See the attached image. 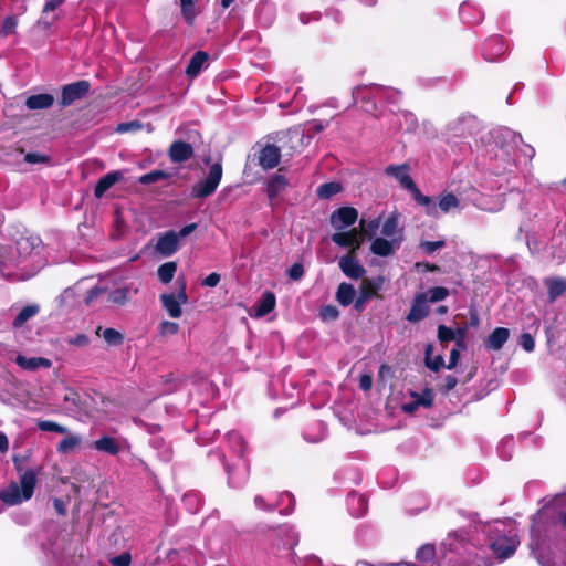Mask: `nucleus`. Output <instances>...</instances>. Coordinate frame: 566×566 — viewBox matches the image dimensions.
Masks as SVG:
<instances>
[{
    "mask_svg": "<svg viewBox=\"0 0 566 566\" xmlns=\"http://www.w3.org/2000/svg\"><path fill=\"white\" fill-rule=\"evenodd\" d=\"M302 137L295 129L281 133L277 137L279 145L268 144L260 150L258 157L259 165L265 170L275 168L280 164L282 151L286 148V142H292L293 139L301 142Z\"/></svg>",
    "mask_w": 566,
    "mask_h": 566,
    "instance_id": "nucleus-1",
    "label": "nucleus"
},
{
    "mask_svg": "<svg viewBox=\"0 0 566 566\" xmlns=\"http://www.w3.org/2000/svg\"><path fill=\"white\" fill-rule=\"evenodd\" d=\"M222 164L217 161L210 166L208 176L193 185L191 189L192 198H207L211 196L218 188L222 178Z\"/></svg>",
    "mask_w": 566,
    "mask_h": 566,
    "instance_id": "nucleus-2",
    "label": "nucleus"
},
{
    "mask_svg": "<svg viewBox=\"0 0 566 566\" xmlns=\"http://www.w3.org/2000/svg\"><path fill=\"white\" fill-rule=\"evenodd\" d=\"M177 284L179 287L177 294L164 293L159 297L163 307L172 318H179L182 315L181 304H186L188 302V295L186 293L187 283L185 277H178Z\"/></svg>",
    "mask_w": 566,
    "mask_h": 566,
    "instance_id": "nucleus-3",
    "label": "nucleus"
},
{
    "mask_svg": "<svg viewBox=\"0 0 566 566\" xmlns=\"http://www.w3.org/2000/svg\"><path fill=\"white\" fill-rule=\"evenodd\" d=\"M91 88V84L86 80H81L62 87L60 105L66 107L75 101L83 98Z\"/></svg>",
    "mask_w": 566,
    "mask_h": 566,
    "instance_id": "nucleus-4",
    "label": "nucleus"
},
{
    "mask_svg": "<svg viewBox=\"0 0 566 566\" xmlns=\"http://www.w3.org/2000/svg\"><path fill=\"white\" fill-rule=\"evenodd\" d=\"M358 219V211L354 207H340L332 212L331 224L337 229L353 226Z\"/></svg>",
    "mask_w": 566,
    "mask_h": 566,
    "instance_id": "nucleus-5",
    "label": "nucleus"
},
{
    "mask_svg": "<svg viewBox=\"0 0 566 566\" xmlns=\"http://www.w3.org/2000/svg\"><path fill=\"white\" fill-rule=\"evenodd\" d=\"M338 266L340 271L349 279L358 280L361 279L366 270L358 262L357 255H353V252H347L339 259Z\"/></svg>",
    "mask_w": 566,
    "mask_h": 566,
    "instance_id": "nucleus-6",
    "label": "nucleus"
},
{
    "mask_svg": "<svg viewBox=\"0 0 566 566\" xmlns=\"http://www.w3.org/2000/svg\"><path fill=\"white\" fill-rule=\"evenodd\" d=\"M430 308L428 306L427 293H418L415 295L409 313L406 319L410 323H418L429 315Z\"/></svg>",
    "mask_w": 566,
    "mask_h": 566,
    "instance_id": "nucleus-7",
    "label": "nucleus"
},
{
    "mask_svg": "<svg viewBox=\"0 0 566 566\" xmlns=\"http://www.w3.org/2000/svg\"><path fill=\"white\" fill-rule=\"evenodd\" d=\"M402 241V231H399V238L387 240L385 238H375L370 244V252L378 256H389L392 255L396 250L399 248Z\"/></svg>",
    "mask_w": 566,
    "mask_h": 566,
    "instance_id": "nucleus-8",
    "label": "nucleus"
},
{
    "mask_svg": "<svg viewBox=\"0 0 566 566\" xmlns=\"http://www.w3.org/2000/svg\"><path fill=\"white\" fill-rule=\"evenodd\" d=\"M282 171V168L279 169ZM289 180L284 175L280 172L274 174L265 185L266 196L269 198L270 205L273 207L276 205V200L279 196L287 188Z\"/></svg>",
    "mask_w": 566,
    "mask_h": 566,
    "instance_id": "nucleus-9",
    "label": "nucleus"
},
{
    "mask_svg": "<svg viewBox=\"0 0 566 566\" xmlns=\"http://www.w3.org/2000/svg\"><path fill=\"white\" fill-rule=\"evenodd\" d=\"M179 249V240L176 231L169 230L163 233L156 243V251L165 258L171 256Z\"/></svg>",
    "mask_w": 566,
    "mask_h": 566,
    "instance_id": "nucleus-10",
    "label": "nucleus"
},
{
    "mask_svg": "<svg viewBox=\"0 0 566 566\" xmlns=\"http://www.w3.org/2000/svg\"><path fill=\"white\" fill-rule=\"evenodd\" d=\"M505 51L506 43L503 38H485L482 45V53L486 61H496Z\"/></svg>",
    "mask_w": 566,
    "mask_h": 566,
    "instance_id": "nucleus-11",
    "label": "nucleus"
},
{
    "mask_svg": "<svg viewBox=\"0 0 566 566\" xmlns=\"http://www.w3.org/2000/svg\"><path fill=\"white\" fill-rule=\"evenodd\" d=\"M168 155L172 163L181 164L193 156V148L189 143L175 140L169 147Z\"/></svg>",
    "mask_w": 566,
    "mask_h": 566,
    "instance_id": "nucleus-12",
    "label": "nucleus"
},
{
    "mask_svg": "<svg viewBox=\"0 0 566 566\" xmlns=\"http://www.w3.org/2000/svg\"><path fill=\"white\" fill-rule=\"evenodd\" d=\"M122 179L123 172L119 170L111 171L104 175L102 178H99L95 186L94 196L98 199L102 198L108 189H111L116 182L120 181Z\"/></svg>",
    "mask_w": 566,
    "mask_h": 566,
    "instance_id": "nucleus-13",
    "label": "nucleus"
},
{
    "mask_svg": "<svg viewBox=\"0 0 566 566\" xmlns=\"http://www.w3.org/2000/svg\"><path fill=\"white\" fill-rule=\"evenodd\" d=\"M209 60V54L205 51H197L192 57L190 59L185 73L188 77L195 78L197 77L203 66L207 64Z\"/></svg>",
    "mask_w": 566,
    "mask_h": 566,
    "instance_id": "nucleus-14",
    "label": "nucleus"
},
{
    "mask_svg": "<svg viewBox=\"0 0 566 566\" xmlns=\"http://www.w3.org/2000/svg\"><path fill=\"white\" fill-rule=\"evenodd\" d=\"M38 471L28 469L20 474V491L24 495V499L30 500L34 493L36 485Z\"/></svg>",
    "mask_w": 566,
    "mask_h": 566,
    "instance_id": "nucleus-15",
    "label": "nucleus"
},
{
    "mask_svg": "<svg viewBox=\"0 0 566 566\" xmlns=\"http://www.w3.org/2000/svg\"><path fill=\"white\" fill-rule=\"evenodd\" d=\"M544 285L547 287V295L551 302H554L557 297L566 292V277H546Z\"/></svg>",
    "mask_w": 566,
    "mask_h": 566,
    "instance_id": "nucleus-16",
    "label": "nucleus"
},
{
    "mask_svg": "<svg viewBox=\"0 0 566 566\" xmlns=\"http://www.w3.org/2000/svg\"><path fill=\"white\" fill-rule=\"evenodd\" d=\"M15 363L18 366L25 370H36L39 368H50L52 363L50 359L44 357H25L23 355H18L15 358Z\"/></svg>",
    "mask_w": 566,
    "mask_h": 566,
    "instance_id": "nucleus-17",
    "label": "nucleus"
},
{
    "mask_svg": "<svg viewBox=\"0 0 566 566\" xmlns=\"http://www.w3.org/2000/svg\"><path fill=\"white\" fill-rule=\"evenodd\" d=\"M510 337V331L505 327H496L488 337L485 347L500 350Z\"/></svg>",
    "mask_w": 566,
    "mask_h": 566,
    "instance_id": "nucleus-18",
    "label": "nucleus"
},
{
    "mask_svg": "<svg viewBox=\"0 0 566 566\" xmlns=\"http://www.w3.org/2000/svg\"><path fill=\"white\" fill-rule=\"evenodd\" d=\"M491 548L496 557L503 560L514 554L516 546L511 539L504 537L492 543Z\"/></svg>",
    "mask_w": 566,
    "mask_h": 566,
    "instance_id": "nucleus-19",
    "label": "nucleus"
},
{
    "mask_svg": "<svg viewBox=\"0 0 566 566\" xmlns=\"http://www.w3.org/2000/svg\"><path fill=\"white\" fill-rule=\"evenodd\" d=\"M53 103H54L53 95L48 94V93H41V94H35V95L29 96L25 101V106L32 111L45 109V108L51 107L53 105Z\"/></svg>",
    "mask_w": 566,
    "mask_h": 566,
    "instance_id": "nucleus-20",
    "label": "nucleus"
},
{
    "mask_svg": "<svg viewBox=\"0 0 566 566\" xmlns=\"http://www.w3.org/2000/svg\"><path fill=\"white\" fill-rule=\"evenodd\" d=\"M0 500L8 505H17L23 501H28V499H24V495L15 483H12L8 489L0 491Z\"/></svg>",
    "mask_w": 566,
    "mask_h": 566,
    "instance_id": "nucleus-21",
    "label": "nucleus"
},
{
    "mask_svg": "<svg viewBox=\"0 0 566 566\" xmlns=\"http://www.w3.org/2000/svg\"><path fill=\"white\" fill-rule=\"evenodd\" d=\"M94 448L97 451L105 452L111 455H116L120 451V446L117 440L109 436H103L94 441Z\"/></svg>",
    "mask_w": 566,
    "mask_h": 566,
    "instance_id": "nucleus-22",
    "label": "nucleus"
},
{
    "mask_svg": "<svg viewBox=\"0 0 566 566\" xmlns=\"http://www.w3.org/2000/svg\"><path fill=\"white\" fill-rule=\"evenodd\" d=\"M382 277L379 276L377 280L364 279L360 284L359 293L364 298L370 300L378 295V291L382 286Z\"/></svg>",
    "mask_w": 566,
    "mask_h": 566,
    "instance_id": "nucleus-23",
    "label": "nucleus"
},
{
    "mask_svg": "<svg viewBox=\"0 0 566 566\" xmlns=\"http://www.w3.org/2000/svg\"><path fill=\"white\" fill-rule=\"evenodd\" d=\"M276 304V298L274 293L265 292L261 300L258 302L255 307V315L259 317L265 316L271 313Z\"/></svg>",
    "mask_w": 566,
    "mask_h": 566,
    "instance_id": "nucleus-24",
    "label": "nucleus"
},
{
    "mask_svg": "<svg viewBox=\"0 0 566 566\" xmlns=\"http://www.w3.org/2000/svg\"><path fill=\"white\" fill-rule=\"evenodd\" d=\"M355 294L356 292L352 284L342 282L336 291V301L342 306H348L354 302Z\"/></svg>",
    "mask_w": 566,
    "mask_h": 566,
    "instance_id": "nucleus-25",
    "label": "nucleus"
},
{
    "mask_svg": "<svg viewBox=\"0 0 566 566\" xmlns=\"http://www.w3.org/2000/svg\"><path fill=\"white\" fill-rule=\"evenodd\" d=\"M433 345L428 343L424 347V365L431 369L432 371H439L441 368L446 367L444 359L442 355H437L432 357Z\"/></svg>",
    "mask_w": 566,
    "mask_h": 566,
    "instance_id": "nucleus-26",
    "label": "nucleus"
},
{
    "mask_svg": "<svg viewBox=\"0 0 566 566\" xmlns=\"http://www.w3.org/2000/svg\"><path fill=\"white\" fill-rule=\"evenodd\" d=\"M39 311L40 307L38 305L24 306L13 319V327L19 328L23 326L31 317L35 316Z\"/></svg>",
    "mask_w": 566,
    "mask_h": 566,
    "instance_id": "nucleus-27",
    "label": "nucleus"
},
{
    "mask_svg": "<svg viewBox=\"0 0 566 566\" xmlns=\"http://www.w3.org/2000/svg\"><path fill=\"white\" fill-rule=\"evenodd\" d=\"M176 271H177L176 262L169 261V262L163 263L157 270L158 280L163 284H168L172 281V279L176 274Z\"/></svg>",
    "mask_w": 566,
    "mask_h": 566,
    "instance_id": "nucleus-28",
    "label": "nucleus"
},
{
    "mask_svg": "<svg viewBox=\"0 0 566 566\" xmlns=\"http://www.w3.org/2000/svg\"><path fill=\"white\" fill-rule=\"evenodd\" d=\"M343 187L340 182L337 181H331V182H324L317 187L316 193L318 198L321 199H329L333 196L339 193L342 191Z\"/></svg>",
    "mask_w": 566,
    "mask_h": 566,
    "instance_id": "nucleus-29",
    "label": "nucleus"
},
{
    "mask_svg": "<svg viewBox=\"0 0 566 566\" xmlns=\"http://www.w3.org/2000/svg\"><path fill=\"white\" fill-rule=\"evenodd\" d=\"M355 234H357L356 228L348 231L335 232L332 234V241L338 247L349 248L353 245Z\"/></svg>",
    "mask_w": 566,
    "mask_h": 566,
    "instance_id": "nucleus-30",
    "label": "nucleus"
},
{
    "mask_svg": "<svg viewBox=\"0 0 566 566\" xmlns=\"http://www.w3.org/2000/svg\"><path fill=\"white\" fill-rule=\"evenodd\" d=\"M411 397L418 407L431 408L433 406L434 394L431 388H424L421 394L412 391Z\"/></svg>",
    "mask_w": 566,
    "mask_h": 566,
    "instance_id": "nucleus-31",
    "label": "nucleus"
},
{
    "mask_svg": "<svg viewBox=\"0 0 566 566\" xmlns=\"http://www.w3.org/2000/svg\"><path fill=\"white\" fill-rule=\"evenodd\" d=\"M399 214L397 212L391 213L382 224L381 234L384 237L392 238L398 232Z\"/></svg>",
    "mask_w": 566,
    "mask_h": 566,
    "instance_id": "nucleus-32",
    "label": "nucleus"
},
{
    "mask_svg": "<svg viewBox=\"0 0 566 566\" xmlns=\"http://www.w3.org/2000/svg\"><path fill=\"white\" fill-rule=\"evenodd\" d=\"M170 177V174L164 170H151L139 177L138 181L142 185H151L161 180H166Z\"/></svg>",
    "mask_w": 566,
    "mask_h": 566,
    "instance_id": "nucleus-33",
    "label": "nucleus"
},
{
    "mask_svg": "<svg viewBox=\"0 0 566 566\" xmlns=\"http://www.w3.org/2000/svg\"><path fill=\"white\" fill-rule=\"evenodd\" d=\"M129 300V290L128 287H119L115 289L112 292H109L107 296V301L117 304V305H124Z\"/></svg>",
    "mask_w": 566,
    "mask_h": 566,
    "instance_id": "nucleus-34",
    "label": "nucleus"
},
{
    "mask_svg": "<svg viewBox=\"0 0 566 566\" xmlns=\"http://www.w3.org/2000/svg\"><path fill=\"white\" fill-rule=\"evenodd\" d=\"M80 443L81 440L77 436L70 434L59 442L56 450L59 453H67L76 448Z\"/></svg>",
    "mask_w": 566,
    "mask_h": 566,
    "instance_id": "nucleus-35",
    "label": "nucleus"
},
{
    "mask_svg": "<svg viewBox=\"0 0 566 566\" xmlns=\"http://www.w3.org/2000/svg\"><path fill=\"white\" fill-rule=\"evenodd\" d=\"M104 340L111 346H118L124 342V335L115 328L108 327L102 334Z\"/></svg>",
    "mask_w": 566,
    "mask_h": 566,
    "instance_id": "nucleus-36",
    "label": "nucleus"
},
{
    "mask_svg": "<svg viewBox=\"0 0 566 566\" xmlns=\"http://www.w3.org/2000/svg\"><path fill=\"white\" fill-rule=\"evenodd\" d=\"M428 302L437 303L446 300L450 295V291L444 286H434L427 292Z\"/></svg>",
    "mask_w": 566,
    "mask_h": 566,
    "instance_id": "nucleus-37",
    "label": "nucleus"
},
{
    "mask_svg": "<svg viewBox=\"0 0 566 566\" xmlns=\"http://www.w3.org/2000/svg\"><path fill=\"white\" fill-rule=\"evenodd\" d=\"M38 428L45 432H55V433H61V434L67 432V428L59 424L55 421H51V420H39Z\"/></svg>",
    "mask_w": 566,
    "mask_h": 566,
    "instance_id": "nucleus-38",
    "label": "nucleus"
},
{
    "mask_svg": "<svg viewBox=\"0 0 566 566\" xmlns=\"http://www.w3.org/2000/svg\"><path fill=\"white\" fill-rule=\"evenodd\" d=\"M459 205H460L459 199L452 192H449V193L442 196L439 200V208L443 212H449L452 208L459 207Z\"/></svg>",
    "mask_w": 566,
    "mask_h": 566,
    "instance_id": "nucleus-39",
    "label": "nucleus"
},
{
    "mask_svg": "<svg viewBox=\"0 0 566 566\" xmlns=\"http://www.w3.org/2000/svg\"><path fill=\"white\" fill-rule=\"evenodd\" d=\"M359 228H360V233L364 237L371 239L376 234L377 229L379 228V220L374 219V220L369 221L368 223H366V221L364 219H361L359 221Z\"/></svg>",
    "mask_w": 566,
    "mask_h": 566,
    "instance_id": "nucleus-40",
    "label": "nucleus"
},
{
    "mask_svg": "<svg viewBox=\"0 0 566 566\" xmlns=\"http://www.w3.org/2000/svg\"><path fill=\"white\" fill-rule=\"evenodd\" d=\"M436 556V548L431 544L422 545L416 553V558L420 562H430Z\"/></svg>",
    "mask_w": 566,
    "mask_h": 566,
    "instance_id": "nucleus-41",
    "label": "nucleus"
},
{
    "mask_svg": "<svg viewBox=\"0 0 566 566\" xmlns=\"http://www.w3.org/2000/svg\"><path fill=\"white\" fill-rule=\"evenodd\" d=\"M411 195L415 201L427 208L428 213H430L431 210H434V201L430 197L422 195L418 187L411 192Z\"/></svg>",
    "mask_w": 566,
    "mask_h": 566,
    "instance_id": "nucleus-42",
    "label": "nucleus"
},
{
    "mask_svg": "<svg viewBox=\"0 0 566 566\" xmlns=\"http://www.w3.org/2000/svg\"><path fill=\"white\" fill-rule=\"evenodd\" d=\"M437 336L439 342L443 344L453 340V338H455V332L451 327L441 324L438 326Z\"/></svg>",
    "mask_w": 566,
    "mask_h": 566,
    "instance_id": "nucleus-43",
    "label": "nucleus"
},
{
    "mask_svg": "<svg viewBox=\"0 0 566 566\" xmlns=\"http://www.w3.org/2000/svg\"><path fill=\"white\" fill-rule=\"evenodd\" d=\"M319 317L323 321H335L339 317V311L334 305H325L319 311Z\"/></svg>",
    "mask_w": 566,
    "mask_h": 566,
    "instance_id": "nucleus-44",
    "label": "nucleus"
},
{
    "mask_svg": "<svg viewBox=\"0 0 566 566\" xmlns=\"http://www.w3.org/2000/svg\"><path fill=\"white\" fill-rule=\"evenodd\" d=\"M444 245H446L444 240H438V241H421L419 247L424 251V253L431 255L437 250L443 248Z\"/></svg>",
    "mask_w": 566,
    "mask_h": 566,
    "instance_id": "nucleus-45",
    "label": "nucleus"
},
{
    "mask_svg": "<svg viewBox=\"0 0 566 566\" xmlns=\"http://www.w3.org/2000/svg\"><path fill=\"white\" fill-rule=\"evenodd\" d=\"M386 174L388 176H391V177H395L398 181L401 180V175L402 174H406L407 171H409V166L407 164H402V165H390L386 168Z\"/></svg>",
    "mask_w": 566,
    "mask_h": 566,
    "instance_id": "nucleus-46",
    "label": "nucleus"
},
{
    "mask_svg": "<svg viewBox=\"0 0 566 566\" xmlns=\"http://www.w3.org/2000/svg\"><path fill=\"white\" fill-rule=\"evenodd\" d=\"M24 161L28 164H49L51 158L45 154L28 153L24 156Z\"/></svg>",
    "mask_w": 566,
    "mask_h": 566,
    "instance_id": "nucleus-47",
    "label": "nucleus"
},
{
    "mask_svg": "<svg viewBox=\"0 0 566 566\" xmlns=\"http://www.w3.org/2000/svg\"><path fill=\"white\" fill-rule=\"evenodd\" d=\"M142 127H143V125L140 122L132 120V122L118 124V126L116 127V132L119 134H124L127 132H137V130H140Z\"/></svg>",
    "mask_w": 566,
    "mask_h": 566,
    "instance_id": "nucleus-48",
    "label": "nucleus"
},
{
    "mask_svg": "<svg viewBox=\"0 0 566 566\" xmlns=\"http://www.w3.org/2000/svg\"><path fill=\"white\" fill-rule=\"evenodd\" d=\"M287 275L293 281H298L304 275V266L300 262H295L289 270Z\"/></svg>",
    "mask_w": 566,
    "mask_h": 566,
    "instance_id": "nucleus-49",
    "label": "nucleus"
},
{
    "mask_svg": "<svg viewBox=\"0 0 566 566\" xmlns=\"http://www.w3.org/2000/svg\"><path fill=\"white\" fill-rule=\"evenodd\" d=\"M179 331V325L175 322L163 321L160 323V334L161 335H176Z\"/></svg>",
    "mask_w": 566,
    "mask_h": 566,
    "instance_id": "nucleus-50",
    "label": "nucleus"
},
{
    "mask_svg": "<svg viewBox=\"0 0 566 566\" xmlns=\"http://www.w3.org/2000/svg\"><path fill=\"white\" fill-rule=\"evenodd\" d=\"M109 562L114 566H129L132 563V555L128 552H124L111 558Z\"/></svg>",
    "mask_w": 566,
    "mask_h": 566,
    "instance_id": "nucleus-51",
    "label": "nucleus"
},
{
    "mask_svg": "<svg viewBox=\"0 0 566 566\" xmlns=\"http://www.w3.org/2000/svg\"><path fill=\"white\" fill-rule=\"evenodd\" d=\"M520 345L526 350L532 352L535 347V342L530 333H523L520 337Z\"/></svg>",
    "mask_w": 566,
    "mask_h": 566,
    "instance_id": "nucleus-52",
    "label": "nucleus"
},
{
    "mask_svg": "<svg viewBox=\"0 0 566 566\" xmlns=\"http://www.w3.org/2000/svg\"><path fill=\"white\" fill-rule=\"evenodd\" d=\"M180 6L187 19H191L195 15L193 0H180Z\"/></svg>",
    "mask_w": 566,
    "mask_h": 566,
    "instance_id": "nucleus-53",
    "label": "nucleus"
},
{
    "mask_svg": "<svg viewBox=\"0 0 566 566\" xmlns=\"http://www.w3.org/2000/svg\"><path fill=\"white\" fill-rule=\"evenodd\" d=\"M400 186L408 191L412 192L418 187L413 179L410 177L408 171L401 175V180L399 181Z\"/></svg>",
    "mask_w": 566,
    "mask_h": 566,
    "instance_id": "nucleus-54",
    "label": "nucleus"
},
{
    "mask_svg": "<svg viewBox=\"0 0 566 566\" xmlns=\"http://www.w3.org/2000/svg\"><path fill=\"white\" fill-rule=\"evenodd\" d=\"M221 275L217 272L210 273L208 276H206L202 281L203 286L214 287L220 283Z\"/></svg>",
    "mask_w": 566,
    "mask_h": 566,
    "instance_id": "nucleus-55",
    "label": "nucleus"
},
{
    "mask_svg": "<svg viewBox=\"0 0 566 566\" xmlns=\"http://www.w3.org/2000/svg\"><path fill=\"white\" fill-rule=\"evenodd\" d=\"M364 241L365 237L357 230V234H355L353 245L349 247L348 252H353V255H357V251L360 249Z\"/></svg>",
    "mask_w": 566,
    "mask_h": 566,
    "instance_id": "nucleus-56",
    "label": "nucleus"
},
{
    "mask_svg": "<svg viewBox=\"0 0 566 566\" xmlns=\"http://www.w3.org/2000/svg\"><path fill=\"white\" fill-rule=\"evenodd\" d=\"M373 386V377L369 374H363L359 377V388L364 391H369Z\"/></svg>",
    "mask_w": 566,
    "mask_h": 566,
    "instance_id": "nucleus-57",
    "label": "nucleus"
},
{
    "mask_svg": "<svg viewBox=\"0 0 566 566\" xmlns=\"http://www.w3.org/2000/svg\"><path fill=\"white\" fill-rule=\"evenodd\" d=\"M104 292L103 289L101 287H93L88 292H87V295L85 297V303L86 305H91L93 303V301L98 297V295H101L102 293Z\"/></svg>",
    "mask_w": 566,
    "mask_h": 566,
    "instance_id": "nucleus-58",
    "label": "nucleus"
},
{
    "mask_svg": "<svg viewBox=\"0 0 566 566\" xmlns=\"http://www.w3.org/2000/svg\"><path fill=\"white\" fill-rule=\"evenodd\" d=\"M459 358H460L459 348H452L450 352L449 363L446 366V368L453 369L457 366Z\"/></svg>",
    "mask_w": 566,
    "mask_h": 566,
    "instance_id": "nucleus-59",
    "label": "nucleus"
},
{
    "mask_svg": "<svg viewBox=\"0 0 566 566\" xmlns=\"http://www.w3.org/2000/svg\"><path fill=\"white\" fill-rule=\"evenodd\" d=\"M197 227H198L197 223H189V224L185 226L184 228H181L179 232H176V234L178 235V240L188 237L190 233H192L197 229Z\"/></svg>",
    "mask_w": 566,
    "mask_h": 566,
    "instance_id": "nucleus-60",
    "label": "nucleus"
},
{
    "mask_svg": "<svg viewBox=\"0 0 566 566\" xmlns=\"http://www.w3.org/2000/svg\"><path fill=\"white\" fill-rule=\"evenodd\" d=\"M326 126H327V123L324 124L321 120H314L311 124V127L308 128V132L312 133V134H318V133L323 132Z\"/></svg>",
    "mask_w": 566,
    "mask_h": 566,
    "instance_id": "nucleus-61",
    "label": "nucleus"
},
{
    "mask_svg": "<svg viewBox=\"0 0 566 566\" xmlns=\"http://www.w3.org/2000/svg\"><path fill=\"white\" fill-rule=\"evenodd\" d=\"M457 384H458L457 377H454L452 375H448L446 377L444 390L450 391V390L454 389Z\"/></svg>",
    "mask_w": 566,
    "mask_h": 566,
    "instance_id": "nucleus-62",
    "label": "nucleus"
},
{
    "mask_svg": "<svg viewBox=\"0 0 566 566\" xmlns=\"http://www.w3.org/2000/svg\"><path fill=\"white\" fill-rule=\"evenodd\" d=\"M295 143L301 144L302 140L301 142H297L296 139H293L292 142L287 140L286 148L282 153L289 157L293 156L294 151L296 150V146L294 145Z\"/></svg>",
    "mask_w": 566,
    "mask_h": 566,
    "instance_id": "nucleus-63",
    "label": "nucleus"
},
{
    "mask_svg": "<svg viewBox=\"0 0 566 566\" xmlns=\"http://www.w3.org/2000/svg\"><path fill=\"white\" fill-rule=\"evenodd\" d=\"M9 450V439L4 432H0V453H6Z\"/></svg>",
    "mask_w": 566,
    "mask_h": 566,
    "instance_id": "nucleus-64",
    "label": "nucleus"
}]
</instances>
